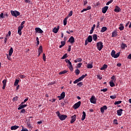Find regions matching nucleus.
Listing matches in <instances>:
<instances>
[{"instance_id":"20e7f679","label":"nucleus","mask_w":131,"mask_h":131,"mask_svg":"<svg viewBox=\"0 0 131 131\" xmlns=\"http://www.w3.org/2000/svg\"><path fill=\"white\" fill-rule=\"evenodd\" d=\"M11 14L13 17H18V16H20V12L16 10L11 11Z\"/></svg>"},{"instance_id":"e433bc0d","label":"nucleus","mask_w":131,"mask_h":131,"mask_svg":"<svg viewBox=\"0 0 131 131\" xmlns=\"http://www.w3.org/2000/svg\"><path fill=\"white\" fill-rule=\"evenodd\" d=\"M19 80L18 79L15 80V81L14 83V85H15V86H17V85H18V83H19Z\"/></svg>"},{"instance_id":"5fc2aeb1","label":"nucleus","mask_w":131,"mask_h":131,"mask_svg":"<svg viewBox=\"0 0 131 131\" xmlns=\"http://www.w3.org/2000/svg\"><path fill=\"white\" fill-rule=\"evenodd\" d=\"M0 19H4V13H1L0 14Z\"/></svg>"},{"instance_id":"49530a36","label":"nucleus","mask_w":131,"mask_h":131,"mask_svg":"<svg viewBox=\"0 0 131 131\" xmlns=\"http://www.w3.org/2000/svg\"><path fill=\"white\" fill-rule=\"evenodd\" d=\"M112 3H113V0H111L110 1H108L106 4V6H109V5H110V4H111Z\"/></svg>"},{"instance_id":"7ed1b4c3","label":"nucleus","mask_w":131,"mask_h":131,"mask_svg":"<svg viewBox=\"0 0 131 131\" xmlns=\"http://www.w3.org/2000/svg\"><path fill=\"white\" fill-rule=\"evenodd\" d=\"M96 46L97 50H98V51H102V49H103V47H104V46L103 45V42L102 41H99L97 42Z\"/></svg>"},{"instance_id":"c756f323","label":"nucleus","mask_w":131,"mask_h":131,"mask_svg":"<svg viewBox=\"0 0 131 131\" xmlns=\"http://www.w3.org/2000/svg\"><path fill=\"white\" fill-rule=\"evenodd\" d=\"M13 48H11L9 50V56H12V54H13Z\"/></svg>"},{"instance_id":"f704fd0d","label":"nucleus","mask_w":131,"mask_h":131,"mask_svg":"<svg viewBox=\"0 0 131 131\" xmlns=\"http://www.w3.org/2000/svg\"><path fill=\"white\" fill-rule=\"evenodd\" d=\"M122 103V101L121 100L115 101L114 103L115 105H119V104H121Z\"/></svg>"},{"instance_id":"603ef678","label":"nucleus","mask_w":131,"mask_h":131,"mask_svg":"<svg viewBox=\"0 0 131 131\" xmlns=\"http://www.w3.org/2000/svg\"><path fill=\"white\" fill-rule=\"evenodd\" d=\"M36 40L37 41V45H39V39H38V37H36Z\"/></svg>"},{"instance_id":"0eeeda50","label":"nucleus","mask_w":131,"mask_h":131,"mask_svg":"<svg viewBox=\"0 0 131 131\" xmlns=\"http://www.w3.org/2000/svg\"><path fill=\"white\" fill-rule=\"evenodd\" d=\"M57 98H58V99L59 101H61V100H62V99H64L65 98V92H63L60 94V96H57Z\"/></svg>"},{"instance_id":"774afa93","label":"nucleus","mask_w":131,"mask_h":131,"mask_svg":"<svg viewBox=\"0 0 131 131\" xmlns=\"http://www.w3.org/2000/svg\"><path fill=\"white\" fill-rule=\"evenodd\" d=\"M84 3V6H86V4H88V0L83 1Z\"/></svg>"},{"instance_id":"58836bf2","label":"nucleus","mask_w":131,"mask_h":131,"mask_svg":"<svg viewBox=\"0 0 131 131\" xmlns=\"http://www.w3.org/2000/svg\"><path fill=\"white\" fill-rule=\"evenodd\" d=\"M118 121L117 120V119H115L113 121V124H116V125H117L118 124Z\"/></svg>"},{"instance_id":"2eb2a0df","label":"nucleus","mask_w":131,"mask_h":131,"mask_svg":"<svg viewBox=\"0 0 131 131\" xmlns=\"http://www.w3.org/2000/svg\"><path fill=\"white\" fill-rule=\"evenodd\" d=\"M121 11V9H120V7L116 6L115 8L114 9V12H116L117 13H119L120 11Z\"/></svg>"},{"instance_id":"4c0bfd02","label":"nucleus","mask_w":131,"mask_h":131,"mask_svg":"<svg viewBox=\"0 0 131 131\" xmlns=\"http://www.w3.org/2000/svg\"><path fill=\"white\" fill-rule=\"evenodd\" d=\"M87 68H88V69H92V68H93V64H87Z\"/></svg>"},{"instance_id":"cd10ccee","label":"nucleus","mask_w":131,"mask_h":131,"mask_svg":"<svg viewBox=\"0 0 131 131\" xmlns=\"http://www.w3.org/2000/svg\"><path fill=\"white\" fill-rule=\"evenodd\" d=\"M68 72V71L64 70L63 71H61L59 73V75H62V74H65V73H67Z\"/></svg>"},{"instance_id":"a878e982","label":"nucleus","mask_w":131,"mask_h":131,"mask_svg":"<svg viewBox=\"0 0 131 131\" xmlns=\"http://www.w3.org/2000/svg\"><path fill=\"white\" fill-rule=\"evenodd\" d=\"M38 52L39 53V54H41V53H42V46H39Z\"/></svg>"},{"instance_id":"dca6fc26","label":"nucleus","mask_w":131,"mask_h":131,"mask_svg":"<svg viewBox=\"0 0 131 131\" xmlns=\"http://www.w3.org/2000/svg\"><path fill=\"white\" fill-rule=\"evenodd\" d=\"M74 40V37L73 36H71V37L69 38L68 42H71V43H74L75 42Z\"/></svg>"},{"instance_id":"13d9d810","label":"nucleus","mask_w":131,"mask_h":131,"mask_svg":"<svg viewBox=\"0 0 131 131\" xmlns=\"http://www.w3.org/2000/svg\"><path fill=\"white\" fill-rule=\"evenodd\" d=\"M43 60L44 61H46V54L43 53L42 55Z\"/></svg>"},{"instance_id":"e2e57ef3","label":"nucleus","mask_w":131,"mask_h":131,"mask_svg":"<svg viewBox=\"0 0 131 131\" xmlns=\"http://www.w3.org/2000/svg\"><path fill=\"white\" fill-rule=\"evenodd\" d=\"M25 2L27 3V4H31V2L30 0H25Z\"/></svg>"},{"instance_id":"6ab92c4d","label":"nucleus","mask_w":131,"mask_h":131,"mask_svg":"<svg viewBox=\"0 0 131 131\" xmlns=\"http://www.w3.org/2000/svg\"><path fill=\"white\" fill-rule=\"evenodd\" d=\"M88 42H92L93 41V37L91 35H89L87 38Z\"/></svg>"},{"instance_id":"a18cd8bd","label":"nucleus","mask_w":131,"mask_h":131,"mask_svg":"<svg viewBox=\"0 0 131 131\" xmlns=\"http://www.w3.org/2000/svg\"><path fill=\"white\" fill-rule=\"evenodd\" d=\"M7 79H4V80L2 81L3 85H7Z\"/></svg>"},{"instance_id":"f8f14e48","label":"nucleus","mask_w":131,"mask_h":131,"mask_svg":"<svg viewBox=\"0 0 131 131\" xmlns=\"http://www.w3.org/2000/svg\"><path fill=\"white\" fill-rule=\"evenodd\" d=\"M123 111V110H122V108H120V110H118L117 111V113L118 116H121V115H122Z\"/></svg>"},{"instance_id":"393cba45","label":"nucleus","mask_w":131,"mask_h":131,"mask_svg":"<svg viewBox=\"0 0 131 131\" xmlns=\"http://www.w3.org/2000/svg\"><path fill=\"white\" fill-rule=\"evenodd\" d=\"M119 30L122 31L123 29H124V26H123V24H121L120 25V27H119Z\"/></svg>"},{"instance_id":"a211bd4d","label":"nucleus","mask_w":131,"mask_h":131,"mask_svg":"<svg viewBox=\"0 0 131 131\" xmlns=\"http://www.w3.org/2000/svg\"><path fill=\"white\" fill-rule=\"evenodd\" d=\"M116 36H117V31H114L112 32V37H116Z\"/></svg>"},{"instance_id":"c03bdc74","label":"nucleus","mask_w":131,"mask_h":131,"mask_svg":"<svg viewBox=\"0 0 131 131\" xmlns=\"http://www.w3.org/2000/svg\"><path fill=\"white\" fill-rule=\"evenodd\" d=\"M111 99H116V95L114 94V95L110 96Z\"/></svg>"},{"instance_id":"4468645a","label":"nucleus","mask_w":131,"mask_h":131,"mask_svg":"<svg viewBox=\"0 0 131 131\" xmlns=\"http://www.w3.org/2000/svg\"><path fill=\"white\" fill-rule=\"evenodd\" d=\"M23 29V28H22V27H18L17 33H18V34H19V35H22V30Z\"/></svg>"},{"instance_id":"9b49d317","label":"nucleus","mask_w":131,"mask_h":131,"mask_svg":"<svg viewBox=\"0 0 131 131\" xmlns=\"http://www.w3.org/2000/svg\"><path fill=\"white\" fill-rule=\"evenodd\" d=\"M35 30L37 33H43V31H42V30H41L40 28H36Z\"/></svg>"},{"instance_id":"bf43d9fd","label":"nucleus","mask_w":131,"mask_h":131,"mask_svg":"<svg viewBox=\"0 0 131 131\" xmlns=\"http://www.w3.org/2000/svg\"><path fill=\"white\" fill-rule=\"evenodd\" d=\"M11 36V31H9L8 34L6 35V37H8V36Z\"/></svg>"},{"instance_id":"de8ad7c7","label":"nucleus","mask_w":131,"mask_h":131,"mask_svg":"<svg viewBox=\"0 0 131 131\" xmlns=\"http://www.w3.org/2000/svg\"><path fill=\"white\" fill-rule=\"evenodd\" d=\"M27 125H28L29 128H31V124H30V122H28Z\"/></svg>"},{"instance_id":"7c9ffc66","label":"nucleus","mask_w":131,"mask_h":131,"mask_svg":"<svg viewBox=\"0 0 131 131\" xmlns=\"http://www.w3.org/2000/svg\"><path fill=\"white\" fill-rule=\"evenodd\" d=\"M68 58V56H67V53L64 54V55L61 58V60H64V59H67Z\"/></svg>"},{"instance_id":"b1692460","label":"nucleus","mask_w":131,"mask_h":131,"mask_svg":"<svg viewBox=\"0 0 131 131\" xmlns=\"http://www.w3.org/2000/svg\"><path fill=\"white\" fill-rule=\"evenodd\" d=\"M106 30H107V27H103L101 28V30H100V32L103 33V32H105V31H106Z\"/></svg>"},{"instance_id":"412c9836","label":"nucleus","mask_w":131,"mask_h":131,"mask_svg":"<svg viewBox=\"0 0 131 131\" xmlns=\"http://www.w3.org/2000/svg\"><path fill=\"white\" fill-rule=\"evenodd\" d=\"M17 128H19V126L14 125L11 127V130H15Z\"/></svg>"},{"instance_id":"5701e85b","label":"nucleus","mask_w":131,"mask_h":131,"mask_svg":"<svg viewBox=\"0 0 131 131\" xmlns=\"http://www.w3.org/2000/svg\"><path fill=\"white\" fill-rule=\"evenodd\" d=\"M82 114H83V115L82 116L81 120L83 121L84 119H85V116H86V114H85V112H83Z\"/></svg>"},{"instance_id":"f257e3e1","label":"nucleus","mask_w":131,"mask_h":131,"mask_svg":"<svg viewBox=\"0 0 131 131\" xmlns=\"http://www.w3.org/2000/svg\"><path fill=\"white\" fill-rule=\"evenodd\" d=\"M56 115H57L58 118H59L60 120H65L67 118V115H61L59 111H57L56 112Z\"/></svg>"},{"instance_id":"ddd939ff","label":"nucleus","mask_w":131,"mask_h":131,"mask_svg":"<svg viewBox=\"0 0 131 131\" xmlns=\"http://www.w3.org/2000/svg\"><path fill=\"white\" fill-rule=\"evenodd\" d=\"M25 107H27V104H20L19 105V107H18V110H21V109H23V108H25Z\"/></svg>"},{"instance_id":"6e6552de","label":"nucleus","mask_w":131,"mask_h":131,"mask_svg":"<svg viewBox=\"0 0 131 131\" xmlns=\"http://www.w3.org/2000/svg\"><path fill=\"white\" fill-rule=\"evenodd\" d=\"M76 120V115H74L71 117V120L70 121L71 123H73Z\"/></svg>"},{"instance_id":"09e8293b","label":"nucleus","mask_w":131,"mask_h":131,"mask_svg":"<svg viewBox=\"0 0 131 131\" xmlns=\"http://www.w3.org/2000/svg\"><path fill=\"white\" fill-rule=\"evenodd\" d=\"M111 79H112V81H113V80H116V77H115V76H113L112 77H111Z\"/></svg>"},{"instance_id":"a19ab883","label":"nucleus","mask_w":131,"mask_h":131,"mask_svg":"<svg viewBox=\"0 0 131 131\" xmlns=\"http://www.w3.org/2000/svg\"><path fill=\"white\" fill-rule=\"evenodd\" d=\"M18 98H19V97L18 96L14 97L12 99L13 102L18 101Z\"/></svg>"},{"instance_id":"37998d69","label":"nucleus","mask_w":131,"mask_h":131,"mask_svg":"<svg viewBox=\"0 0 131 131\" xmlns=\"http://www.w3.org/2000/svg\"><path fill=\"white\" fill-rule=\"evenodd\" d=\"M27 101H28V98H27V99H25L24 101L21 102V105H23V104H25V103H26V102H27Z\"/></svg>"},{"instance_id":"8fccbe9b","label":"nucleus","mask_w":131,"mask_h":131,"mask_svg":"<svg viewBox=\"0 0 131 131\" xmlns=\"http://www.w3.org/2000/svg\"><path fill=\"white\" fill-rule=\"evenodd\" d=\"M107 91H108V89H107V88H105V89H101V90H100L101 92H107Z\"/></svg>"},{"instance_id":"9d476101","label":"nucleus","mask_w":131,"mask_h":131,"mask_svg":"<svg viewBox=\"0 0 131 131\" xmlns=\"http://www.w3.org/2000/svg\"><path fill=\"white\" fill-rule=\"evenodd\" d=\"M108 109V107H107V106L104 105L103 107L100 108V111L101 113H104L105 112V110H107Z\"/></svg>"},{"instance_id":"39448f33","label":"nucleus","mask_w":131,"mask_h":131,"mask_svg":"<svg viewBox=\"0 0 131 131\" xmlns=\"http://www.w3.org/2000/svg\"><path fill=\"white\" fill-rule=\"evenodd\" d=\"M81 104V102L78 101L73 105V108L75 109V110H76V109H78V108H79V107H80Z\"/></svg>"},{"instance_id":"f03ea898","label":"nucleus","mask_w":131,"mask_h":131,"mask_svg":"<svg viewBox=\"0 0 131 131\" xmlns=\"http://www.w3.org/2000/svg\"><path fill=\"white\" fill-rule=\"evenodd\" d=\"M111 55L112 57H113V58H115V59H116L117 58H118L119 56H120V52H118L116 54L115 50H112Z\"/></svg>"},{"instance_id":"864d4df0","label":"nucleus","mask_w":131,"mask_h":131,"mask_svg":"<svg viewBox=\"0 0 131 131\" xmlns=\"http://www.w3.org/2000/svg\"><path fill=\"white\" fill-rule=\"evenodd\" d=\"M6 56H7V59H8V60H11V57L12 56H10V55H8V54H6Z\"/></svg>"},{"instance_id":"69168bd1","label":"nucleus","mask_w":131,"mask_h":131,"mask_svg":"<svg viewBox=\"0 0 131 131\" xmlns=\"http://www.w3.org/2000/svg\"><path fill=\"white\" fill-rule=\"evenodd\" d=\"M81 65H82L81 62L79 63L77 65L78 68H80V67H81Z\"/></svg>"},{"instance_id":"1a4fd4ad","label":"nucleus","mask_w":131,"mask_h":131,"mask_svg":"<svg viewBox=\"0 0 131 131\" xmlns=\"http://www.w3.org/2000/svg\"><path fill=\"white\" fill-rule=\"evenodd\" d=\"M108 8L109 7L108 6H105L104 7L102 8V12L103 14H106V12L108 10Z\"/></svg>"},{"instance_id":"72a5a7b5","label":"nucleus","mask_w":131,"mask_h":131,"mask_svg":"<svg viewBox=\"0 0 131 131\" xmlns=\"http://www.w3.org/2000/svg\"><path fill=\"white\" fill-rule=\"evenodd\" d=\"M72 15H73V11H71L70 12V13H69L67 18H69V17H71V16H72Z\"/></svg>"},{"instance_id":"aec40b11","label":"nucleus","mask_w":131,"mask_h":131,"mask_svg":"<svg viewBox=\"0 0 131 131\" xmlns=\"http://www.w3.org/2000/svg\"><path fill=\"white\" fill-rule=\"evenodd\" d=\"M107 68H108V65L104 64H103L102 67H101L100 68V70H105L107 69Z\"/></svg>"},{"instance_id":"6e6d98bb","label":"nucleus","mask_w":131,"mask_h":131,"mask_svg":"<svg viewBox=\"0 0 131 131\" xmlns=\"http://www.w3.org/2000/svg\"><path fill=\"white\" fill-rule=\"evenodd\" d=\"M69 68L71 71H73V66H69Z\"/></svg>"},{"instance_id":"473e14b6","label":"nucleus","mask_w":131,"mask_h":131,"mask_svg":"<svg viewBox=\"0 0 131 131\" xmlns=\"http://www.w3.org/2000/svg\"><path fill=\"white\" fill-rule=\"evenodd\" d=\"M93 40L96 41L97 39H98V37L97 36V34H94L93 36Z\"/></svg>"},{"instance_id":"3c124183","label":"nucleus","mask_w":131,"mask_h":131,"mask_svg":"<svg viewBox=\"0 0 131 131\" xmlns=\"http://www.w3.org/2000/svg\"><path fill=\"white\" fill-rule=\"evenodd\" d=\"M97 78H98V79H99L100 80H101V79H102V75H97Z\"/></svg>"},{"instance_id":"f3484780","label":"nucleus","mask_w":131,"mask_h":131,"mask_svg":"<svg viewBox=\"0 0 131 131\" xmlns=\"http://www.w3.org/2000/svg\"><path fill=\"white\" fill-rule=\"evenodd\" d=\"M59 29H60V27L59 26H58L57 28H54L53 29V32H54V33H58Z\"/></svg>"},{"instance_id":"79ce46f5","label":"nucleus","mask_w":131,"mask_h":131,"mask_svg":"<svg viewBox=\"0 0 131 131\" xmlns=\"http://www.w3.org/2000/svg\"><path fill=\"white\" fill-rule=\"evenodd\" d=\"M24 24H25V21H23L21 23L20 26H19V27H22V28H24Z\"/></svg>"},{"instance_id":"338daca9","label":"nucleus","mask_w":131,"mask_h":131,"mask_svg":"<svg viewBox=\"0 0 131 131\" xmlns=\"http://www.w3.org/2000/svg\"><path fill=\"white\" fill-rule=\"evenodd\" d=\"M21 131H28V129H27V128H24V127L23 126L22 129L21 130Z\"/></svg>"},{"instance_id":"0e129e2a","label":"nucleus","mask_w":131,"mask_h":131,"mask_svg":"<svg viewBox=\"0 0 131 131\" xmlns=\"http://www.w3.org/2000/svg\"><path fill=\"white\" fill-rule=\"evenodd\" d=\"M61 45L64 47V46H65V44L66 43V42L64 41H61Z\"/></svg>"},{"instance_id":"c9c22d12","label":"nucleus","mask_w":131,"mask_h":131,"mask_svg":"<svg viewBox=\"0 0 131 131\" xmlns=\"http://www.w3.org/2000/svg\"><path fill=\"white\" fill-rule=\"evenodd\" d=\"M77 85H78V86H79V88H81V86L83 85V82H80L79 83H77Z\"/></svg>"},{"instance_id":"4d7b16f0","label":"nucleus","mask_w":131,"mask_h":131,"mask_svg":"<svg viewBox=\"0 0 131 131\" xmlns=\"http://www.w3.org/2000/svg\"><path fill=\"white\" fill-rule=\"evenodd\" d=\"M25 112H26V109L23 108L20 111V113H25Z\"/></svg>"},{"instance_id":"680f3d73","label":"nucleus","mask_w":131,"mask_h":131,"mask_svg":"<svg viewBox=\"0 0 131 131\" xmlns=\"http://www.w3.org/2000/svg\"><path fill=\"white\" fill-rule=\"evenodd\" d=\"M20 78H25L26 77V76L24 75H20L19 76Z\"/></svg>"},{"instance_id":"052dcab7","label":"nucleus","mask_w":131,"mask_h":131,"mask_svg":"<svg viewBox=\"0 0 131 131\" xmlns=\"http://www.w3.org/2000/svg\"><path fill=\"white\" fill-rule=\"evenodd\" d=\"M77 61L78 62H82V59H81V58H77Z\"/></svg>"},{"instance_id":"c85d7f7f","label":"nucleus","mask_w":131,"mask_h":131,"mask_svg":"<svg viewBox=\"0 0 131 131\" xmlns=\"http://www.w3.org/2000/svg\"><path fill=\"white\" fill-rule=\"evenodd\" d=\"M110 86H111V88H113L115 86V84L114 83V82H113V81H111L110 82Z\"/></svg>"},{"instance_id":"2f4dec72","label":"nucleus","mask_w":131,"mask_h":131,"mask_svg":"<svg viewBox=\"0 0 131 131\" xmlns=\"http://www.w3.org/2000/svg\"><path fill=\"white\" fill-rule=\"evenodd\" d=\"M67 19H68V17H66L63 19V25H64V26H66V25H67Z\"/></svg>"},{"instance_id":"ea45409f","label":"nucleus","mask_w":131,"mask_h":131,"mask_svg":"<svg viewBox=\"0 0 131 131\" xmlns=\"http://www.w3.org/2000/svg\"><path fill=\"white\" fill-rule=\"evenodd\" d=\"M75 73H76V75H78L80 73V71L78 69H76L75 71Z\"/></svg>"},{"instance_id":"bb28decb","label":"nucleus","mask_w":131,"mask_h":131,"mask_svg":"<svg viewBox=\"0 0 131 131\" xmlns=\"http://www.w3.org/2000/svg\"><path fill=\"white\" fill-rule=\"evenodd\" d=\"M121 49H124L125 48H127V46H126V44H124V43H122L121 45Z\"/></svg>"},{"instance_id":"423d86ee","label":"nucleus","mask_w":131,"mask_h":131,"mask_svg":"<svg viewBox=\"0 0 131 131\" xmlns=\"http://www.w3.org/2000/svg\"><path fill=\"white\" fill-rule=\"evenodd\" d=\"M90 102L92 103V104H96L97 103V101L96 100V97L95 96L93 95L90 98Z\"/></svg>"},{"instance_id":"4be33fe9","label":"nucleus","mask_w":131,"mask_h":131,"mask_svg":"<svg viewBox=\"0 0 131 131\" xmlns=\"http://www.w3.org/2000/svg\"><path fill=\"white\" fill-rule=\"evenodd\" d=\"M96 27V25H93V27L91 28V30H90V34H93V32H94V30L95 29V28Z\"/></svg>"}]
</instances>
